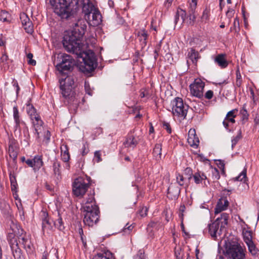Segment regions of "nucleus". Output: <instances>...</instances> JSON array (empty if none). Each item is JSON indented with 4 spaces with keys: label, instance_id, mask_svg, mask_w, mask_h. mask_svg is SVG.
Instances as JSON below:
<instances>
[{
    "label": "nucleus",
    "instance_id": "nucleus-6",
    "mask_svg": "<svg viewBox=\"0 0 259 259\" xmlns=\"http://www.w3.org/2000/svg\"><path fill=\"white\" fill-rule=\"evenodd\" d=\"M82 13L84 14V19L90 26L96 27L101 24V14L92 0H82Z\"/></svg>",
    "mask_w": 259,
    "mask_h": 259
},
{
    "label": "nucleus",
    "instance_id": "nucleus-62",
    "mask_svg": "<svg viewBox=\"0 0 259 259\" xmlns=\"http://www.w3.org/2000/svg\"><path fill=\"white\" fill-rule=\"evenodd\" d=\"M23 133L24 134V136L26 137L27 139H29L30 138V135L29 133L28 127L26 125H25V126H24Z\"/></svg>",
    "mask_w": 259,
    "mask_h": 259
},
{
    "label": "nucleus",
    "instance_id": "nucleus-12",
    "mask_svg": "<svg viewBox=\"0 0 259 259\" xmlns=\"http://www.w3.org/2000/svg\"><path fill=\"white\" fill-rule=\"evenodd\" d=\"M31 120L34 130V135L35 136L36 140H39L40 139V134H41L42 131H44V122L41 119L39 115L38 116H37L34 118H33V119Z\"/></svg>",
    "mask_w": 259,
    "mask_h": 259
},
{
    "label": "nucleus",
    "instance_id": "nucleus-47",
    "mask_svg": "<svg viewBox=\"0 0 259 259\" xmlns=\"http://www.w3.org/2000/svg\"><path fill=\"white\" fill-rule=\"evenodd\" d=\"M185 206L184 205H181L180 208H179V217L181 220V222L182 224V227H183V222L184 220V212L185 211Z\"/></svg>",
    "mask_w": 259,
    "mask_h": 259
},
{
    "label": "nucleus",
    "instance_id": "nucleus-61",
    "mask_svg": "<svg viewBox=\"0 0 259 259\" xmlns=\"http://www.w3.org/2000/svg\"><path fill=\"white\" fill-rule=\"evenodd\" d=\"M162 124L163 128L167 131V133L169 134L171 133V131L169 124L167 122H163Z\"/></svg>",
    "mask_w": 259,
    "mask_h": 259
},
{
    "label": "nucleus",
    "instance_id": "nucleus-34",
    "mask_svg": "<svg viewBox=\"0 0 259 259\" xmlns=\"http://www.w3.org/2000/svg\"><path fill=\"white\" fill-rule=\"evenodd\" d=\"M40 140H37L38 142H40V141L41 140V137L43 136H44L43 141H45L46 143H48L50 139L51 133L48 130H45L44 128V131H42V133L40 134Z\"/></svg>",
    "mask_w": 259,
    "mask_h": 259
},
{
    "label": "nucleus",
    "instance_id": "nucleus-25",
    "mask_svg": "<svg viewBox=\"0 0 259 259\" xmlns=\"http://www.w3.org/2000/svg\"><path fill=\"white\" fill-rule=\"evenodd\" d=\"M214 61L222 68H225L228 65V63L225 58V55L223 54L218 55L215 57Z\"/></svg>",
    "mask_w": 259,
    "mask_h": 259
},
{
    "label": "nucleus",
    "instance_id": "nucleus-15",
    "mask_svg": "<svg viewBox=\"0 0 259 259\" xmlns=\"http://www.w3.org/2000/svg\"><path fill=\"white\" fill-rule=\"evenodd\" d=\"M20 19L22 24L28 33H31L33 32V25L31 21L25 13L20 14Z\"/></svg>",
    "mask_w": 259,
    "mask_h": 259
},
{
    "label": "nucleus",
    "instance_id": "nucleus-22",
    "mask_svg": "<svg viewBox=\"0 0 259 259\" xmlns=\"http://www.w3.org/2000/svg\"><path fill=\"white\" fill-rule=\"evenodd\" d=\"M61 159L64 162H68L70 155L66 145L62 144L60 147Z\"/></svg>",
    "mask_w": 259,
    "mask_h": 259
},
{
    "label": "nucleus",
    "instance_id": "nucleus-19",
    "mask_svg": "<svg viewBox=\"0 0 259 259\" xmlns=\"http://www.w3.org/2000/svg\"><path fill=\"white\" fill-rule=\"evenodd\" d=\"M138 143V137H136L133 135H128L123 144L125 147L134 149L136 147Z\"/></svg>",
    "mask_w": 259,
    "mask_h": 259
},
{
    "label": "nucleus",
    "instance_id": "nucleus-14",
    "mask_svg": "<svg viewBox=\"0 0 259 259\" xmlns=\"http://www.w3.org/2000/svg\"><path fill=\"white\" fill-rule=\"evenodd\" d=\"M238 112L237 109H233L228 112L224 119L223 124L225 127L227 129L229 123L234 124L235 122V118L236 117Z\"/></svg>",
    "mask_w": 259,
    "mask_h": 259
},
{
    "label": "nucleus",
    "instance_id": "nucleus-33",
    "mask_svg": "<svg viewBox=\"0 0 259 259\" xmlns=\"http://www.w3.org/2000/svg\"><path fill=\"white\" fill-rule=\"evenodd\" d=\"M93 259H112V255L109 252L98 253Z\"/></svg>",
    "mask_w": 259,
    "mask_h": 259
},
{
    "label": "nucleus",
    "instance_id": "nucleus-29",
    "mask_svg": "<svg viewBox=\"0 0 259 259\" xmlns=\"http://www.w3.org/2000/svg\"><path fill=\"white\" fill-rule=\"evenodd\" d=\"M9 60V57L7 55L6 49L4 50L3 52L2 55L0 59V63L1 66L5 69L6 68H8L9 66L8 65V61Z\"/></svg>",
    "mask_w": 259,
    "mask_h": 259
},
{
    "label": "nucleus",
    "instance_id": "nucleus-39",
    "mask_svg": "<svg viewBox=\"0 0 259 259\" xmlns=\"http://www.w3.org/2000/svg\"><path fill=\"white\" fill-rule=\"evenodd\" d=\"M9 154L10 157L14 160H15L17 157V151L15 150L13 146L9 145Z\"/></svg>",
    "mask_w": 259,
    "mask_h": 259
},
{
    "label": "nucleus",
    "instance_id": "nucleus-44",
    "mask_svg": "<svg viewBox=\"0 0 259 259\" xmlns=\"http://www.w3.org/2000/svg\"><path fill=\"white\" fill-rule=\"evenodd\" d=\"M189 3V7L188 12H191L192 13L195 12L197 7V0H190Z\"/></svg>",
    "mask_w": 259,
    "mask_h": 259
},
{
    "label": "nucleus",
    "instance_id": "nucleus-18",
    "mask_svg": "<svg viewBox=\"0 0 259 259\" xmlns=\"http://www.w3.org/2000/svg\"><path fill=\"white\" fill-rule=\"evenodd\" d=\"M65 82V83L67 82L69 83V85H67L65 84H62V82H61L60 89L62 91V95L64 97H66L68 96L70 94V91L71 90V89L70 88V87H72V84H73L74 81L73 80L71 77H68L66 78Z\"/></svg>",
    "mask_w": 259,
    "mask_h": 259
},
{
    "label": "nucleus",
    "instance_id": "nucleus-26",
    "mask_svg": "<svg viewBox=\"0 0 259 259\" xmlns=\"http://www.w3.org/2000/svg\"><path fill=\"white\" fill-rule=\"evenodd\" d=\"M162 145L160 143L156 144L153 150V155L157 161L161 158Z\"/></svg>",
    "mask_w": 259,
    "mask_h": 259
},
{
    "label": "nucleus",
    "instance_id": "nucleus-16",
    "mask_svg": "<svg viewBox=\"0 0 259 259\" xmlns=\"http://www.w3.org/2000/svg\"><path fill=\"white\" fill-rule=\"evenodd\" d=\"M180 193V188L177 183L171 182L167 189L168 197L173 199L177 198Z\"/></svg>",
    "mask_w": 259,
    "mask_h": 259
},
{
    "label": "nucleus",
    "instance_id": "nucleus-23",
    "mask_svg": "<svg viewBox=\"0 0 259 259\" xmlns=\"http://www.w3.org/2000/svg\"><path fill=\"white\" fill-rule=\"evenodd\" d=\"M188 56L195 65H196L198 59L200 57L199 53L193 48H191L189 51Z\"/></svg>",
    "mask_w": 259,
    "mask_h": 259
},
{
    "label": "nucleus",
    "instance_id": "nucleus-48",
    "mask_svg": "<svg viewBox=\"0 0 259 259\" xmlns=\"http://www.w3.org/2000/svg\"><path fill=\"white\" fill-rule=\"evenodd\" d=\"M57 183L56 181H54V183L47 182L45 184V187L47 190L53 191L54 189L55 185H56Z\"/></svg>",
    "mask_w": 259,
    "mask_h": 259
},
{
    "label": "nucleus",
    "instance_id": "nucleus-35",
    "mask_svg": "<svg viewBox=\"0 0 259 259\" xmlns=\"http://www.w3.org/2000/svg\"><path fill=\"white\" fill-rule=\"evenodd\" d=\"M240 30V24H239V20L237 17H236L234 19L233 26L230 28V31H235V32H238Z\"/></svg>",
    "mask_w": 259,
    "mask_h": 259
},
{
    "label": "nucleus",
    "instance_id": "nucleus-32",
    "mask_svg": "<svg viewBox=\"0 0 259 259\" xmlns=\"http://www.w3.org/2000/svg\"><path fill=\"white\" fill-rule=\"evenodd\" d=\"M58 218L54 222V225L58 228V229L62 231L64 229L65 227L63 225L62 219L60 217V214L59 212H58Z\"/></svg>",
    "mask_w": 259,
    "mask_h": 259
},
{
    "label": "nucleus",
    "instance_id": "nucleus-11",
    "mask_svg": "<svg viewBox=\"0 0 259 259\" xmlns=\"http://www.w3.org/2000/svg\"><path fill=\"white\" fill-rule=\"evenodd\" d=\"M205 83L200 79L196 78L189 87L191 94L197 98H201L203 96V90Z\"/></svg>",
    "mask_w": 259,
    "mask_h": 259
},
{
    "label": "nucleus",
    "instance_id": "nucleus-52",
    "mask_svg": "<svg viewBox=\"0 0 259 259\" xmlns=\"http://www.w3.org/2000/svg\"><path fill=\"white\" fill-rule=\"evenodd\" d=\"M177 14L179 15L181 19L182 20V21L183 22L185 20L186 17V12L181 9H179L177 10Z\"/></svg>",
    "mask_w": 259,
    "mask_h": 259
},
{
    "label": "nucleus",
    "instance_id": "nucleus-50",
    "mask_svg": "<svg viewBox=\"0 0 259 259\" xmlns=\"http://www.w3.org/2000/svg\"><path fill=\"white\" fill-rule=\"evenodd\" d=\"M101 151H96L94 153V160L97 162H99L102 161L101 158Z\"/></svg>",
    "mask_w": 259,
    "mask_h": 259
},
{
    "label": "nucleus",
    "instance_id": "nucleus-4",
    "mask_svg": "<svg viewBox=\"0 0 259 259\" xmlns=\"http://www.w3.org/2000/svg\"><path fill=\"white\" fill-rule=\"evenodd\" d=\"M79 0H53L54 12L62 19L73 16L79 10Z\"/></svg>",
    "mask_w": 259,
    "mask_h": 259
},
{
    "label": "nucleus",
    "instance_id": "nucleus-2",
    "mask_svg": "<svg viewBox=\"0 0 259 259\" xmlns=\"http://www.w3.org/2000/svg\"><path fill=\"white\" fill-rule=\"evenodd\" d=\"M62 43L68 52L76 55L78 58H81V34L77 24H75L71 31L65 32Z\"/></svg>",
    "mask_w": 259,
    "mask_h": 259
},
{
    "label": "nucleus",
    "instance_id": "nucleus-38",
    "mask_svg": "<svg viewBox=\"0 0 259 259\" xmlns=\"http://www.w3.org/2000/svg\"><path fill=\"white\" fill-rule=\"evenodd\" d=\"M242 138V131L241 130H239L237 132V136L234 137L232 140V147L233 148Z\"/></svg>",
    "mask_w": 259,
    "mask_h": 259
},
{
    "label": "nucleus",
    "instance_id": "nucleus-41",
    "mask_svg": "<svg viewBox=\"0 0 259 259\" xmlns=\"http://www.w3.org/2000/svg\"><path fill=\"white\" fill-rule=\"evenodd\" d=\"M209 11L207 9H205L201 17V22L206 23L209 19Z\"/></svg>",
    "mask_w": 259,
    "mask_h": 259
},
{
    "label": "nucleus",
    "instance_id": "nucleus-42",
    "mask_svg": "<svg viewBox=\"0 0 259 259\" xmlns=\"http://www.w3.org/2000/svg\"><path fill=\"white\" fill-rule=\"evenodd\" d=\"M134 259H147L144 249H140L134 256Z\"/></svg>",
    "mask_w": 259,
    "mask_h": 259
},
{
    "label": "nucleus",
    "instance_id": "nucleus-40",
    "mask_svg": "<svg viewBox=\"0 0 259 259\" xmlns=\"http://www.w3.org/2000/svg\"><path fill=\"white\" fill-rule=\"evenodd\" d=\"M240 113L242 115V120H247L248 119L249 114L246 109V105H243L242 109L240 110Z\"/></svg>",
    "mask_w": 259,
    "mask_h": 259
},
{
    "label": "nucleus",
    "instance_id": "nucleus-28",
    "mask_svg": "<svg viewBox=\"0 0 259 259\" xmlns=\"http://www.w3.org/2000/svg\"><path fill=\"white\" fill-rule=\"evenodd\" d=\"M26 110L31 120L39 115V114L36 112V109L31 104H28L27 105Z\"/></svg>",
    "mask_w": 259,
    "mask_h": 259
},
{
    "label": "nucleus",
    "instance_id": "nucleus-43",
    "mask_svg": "<svg viewBox=\"0 0 259 259\" xmlns=\"http://www.w3.org/2000/svg\"><path fill=\"white\" fill-rule=\"evenodd\" d=\"M60 164L58 161H55L53 164L54 172L56 177H59L60 175L61 171L60 170Z\"/></svg>",
    "mask_w": 259,
    "mask_h": 259
},
{
    "label": "nucleus",
    "instance_id": "nucleus-63",
    "mask_svg": "<svg viewBox=\"0 0 259 259\" xmlns=\"http://www.w3.org/2000/svg\"><path fill=\"white\" fill-rule=\"evenodd\" d=\"M128 224H127L123 228V231L125 233H129L131 231H132L134 228L132 225L128 226Z\"/></svg>",
    "mask_w": 259,
    "mask_h": 259
},
{
    "label": "nucleus",
    "instance_id": "nucleus-17",
    "mask_svg": "<svg viewBox=\"0 0 259 259\" xmlns=\"http://www.w3.org/2000/svg\"><path fill=\"white\" fill-rule=\"evenodd\" d=\"M187 141L189 145L194 148H197L199 143V140L196 135V131L194 128H191L188 134Z\"/></svg>",
    "mask_w": 259,
    "mask_h": 259
},
{
    "label": "nucleus",
    "instance_id": "nucleus-60",
    "mask_svg": "<svg viewBox=\"0 0 259 259\" xmlns=\"http://www.w3.org/2000/svg\"><path fill=\"white\" fill-rule=\"evenodd\" d=\"M43 213L44 214L45 218L42 220V228H43V226H45L50 223L49 219L46 217V215H48V214H46L45 212H44Z\"/></svg>",
    "mask_w": 259,
    "mask_h": 259
},
{
    "label": "nucleus",
    "instance_id": "nucleus-3",
    "mask_svg": "<svg viewBox=\"0 0 259 259\" xmlns=\"http://www.w3.org/2000/svg\"><path fill=\"white\" fill-rule=\"evenodd\" d=\"M88 197L86 198V202L82 207L84 211L83 223L85 226L93 227L96 224L99 220V210L95 204L94 190L90 188Z\"/></svg>",
    "mask_w": 259,
    "mask_h": 259
},
{
    "label": "nucleus",
    "instance_id": "nucleus-9",
    "mask_svg": "<svg viewBox=\"0 0 259 259\" xmlns=\"http://www.w3.org/2000/svg\"><path fill=\"white\" fill-rule=\"evenodd\" d=\"M171 104L173 115L182 119L185 118L189 106L184 104L183 100L179 97L175 98Z\"/></svg>",
    "mask_w": 259,
    "mask_h": 259
},
{
    "label": "nucleus",
    "instance_id": "nucleus-24",
    "mask_svg": "<svg viewBox=\"0 0 259 259\" xmlns=\"http://www.w3.org/2000/svg\"><path fill=\"white\" fill-rule=\"evenodd\" d=\"M79 179H75L72 184V192L76 196H79L81 195V182Z\"/></svg>",
    "mask_w": 259,
    "mask_h": 259
},
{
    "label": "nucleus",
    "instance_id": "nucleus-53",
    "mask_svg": "<svg viewBox=\"0 0 259 259\" xmlns=\"http://www.w3.org/2000/svg\"><path fill=\"white\" fill-rule=\"evenodd\" d=\"M140 96L142 98L148 97V91L146 89H142L140 91Z\"/></svg>",
    "mask_w": 259,
    "mask_h": 259
},
{
    "label": "nucleus",
    "instance_id": "nucleus-49",
    "mask_svg": "<svg viewBox=\"0 0 259 259\" xmlns=\"http://www.w3.org/2000/svg\"><path fill=\"white\" fill-rule=\"evenodd\" d=\"M27 58L28 59V63L32 66H35L36 65V61L32 59L33 54L32 53H28L27 55Z\"/></svg>",
    "mask_w": 259,
    "mask_h": 259
},
{
    "label": "nucleus",
    "instance_id": "nucleus-46",
    "mask_svg": "<svg viewBox=\"0 0 259 259\" xmlns=\"http://www.w3.org/2000/svg\"><path fill=\"white\" fill-rule=\"evenodd\" d=\"M14 121L15 122L16 129L20 130L21 126H25V125H26L25 122L24 121H23L22 120H21L20 119V118L19 119H17L15 120Z\"/></svg>",
    "mask_w": 259,
    "mask_h": 259
},
{
    "label": "nucleus",
    "instance_id": "nucleus-30",
    "mask_svg": "<svg viewBox=\"0 0 259 259\" xmlns=\"http://www.w3.org/2000/svg\"><path fill=\"white\" fill-rule=\"evenodd\" d=\"M242 235L243 237V240L246 244L252 242V233L251 232L245 229L242 231Z\"/></svg>",
    "mask_w": 259,
    "mask_h": 259
},
{
    "label": "nucleus",
    "instance_id": "nucleus-21",
    "mask_svg": "<svg viewBox=\"0 0 259 259\" xmlns=\"http://www.w3.org/2000/svg\"><path fill=\"white\" fill-rule=\"evenodd\" d=\"M229 202L227 199H220L215 208L214 213L217 214L220 213L223 210H226L227 208Z\"/></svg>",
    "mask_w": 259,
    "mask_h": 259
},
{
    "label": "nucleus",
    "instance_id": "nucleus-10",
    "mask_svg": "<svg viewBox=\"0 0 259 259\" xmlns=\"http://www.w3.org/2000/svg\"><path fill=\"white\" fill-rule=\"evenodd\" d=\"M72 63V58L70 55L66 54H58L56 68L60 74H63L65 71L70 70Z\"/></svg>",
    "mask_w": 259,
    "mask_h": 259
},
{
    "label": "nucleus",
    "instance_id": "nucleus-27",
    "mask_svg": "<svg viewBox=\"0 0 259 259\" xmlns=\"http://www.w3.org/2000/svg\"><path fill=\"white\" fill-rule=\"evenodd\" d=\"M137 36L140 41L142 42L144 45H146L148 34L145 29H142L139 31L137 33Z\"/></svg>",
    "mask_w": 259,
    "mask_h": 259
},
{
    "label": "nucleus",
    "instance_id": "nucleus-31",
    "mask_svg": "<svg viewBox=\"0 0 259 259\" xmlns=\"http://www.w3.org/2000/svg\"><path fill=\"white\" fill-rule=\"evenodd\" d=\"M0 20L9 22L11 20V15L7 11L2 10L0 12Z\"/></svg>",
    "mask_w": 259,
    "mask_h": 259
},
{
    "label": "nucleus",
    "instance_id": "nucleus-36",
    "mask_svg": "<svg viewBox=\"0 0 259 259\" xmlns=\"http://www.w3.org/2000/svg\"><path fill=\"white\" fill-rule=\"evenodd\" d=\"M11 181V190L13 192V195H17L18 192V184L16 181V179H10Z\"/></svg>",
    "mask_w": 259,
    "mask_h": 259
},
{
    "label": "nucleus",
    "instance_id": "nucleus-8",
    "mask_svg": "<svg viewBox=\"0 0 259 259\" xmlns=\"http://www.w3.org/2000/svg\"><path fill=\"white\" fill-rule=\"evenodd\" d=\"M226 254L231 259H244L245 258V248H243L236 242L229 243L227 245Z\"/></svg>",
    "mask_w": 259,
    "mask_h": 259
},
{
    "label": "nucleus",
    "instance_id": "nucleus-56",
    "mask_svg": "<svg viewBox=\"0 0 259 259\" xmlns=\"http://www.w3.org/2000/svg\"><path fill=\"white\" fill-rule=\"evenodd\" d=\"M52 229V226L51 225V223H50L48 224H47L45 226H43V228H42L43 232H47V233H49V231H51Z\"/></svg>",
    "mask_w": 259,
    "mask_h": 259
},
{
    "label": "nucleus",
    "instance_id": "nucleus-45",
    "mask_svg": "<svg viewBox=\"0 0 259 259\" xmlns=\"http://www.w3.org/2000/svg\"><path fill=\"white\" fill-rule=\"evenodd\" d=\"M88 180V182L87 183H82V197L85 194L86 191L90 188L91 186V179H87Z\"/></svg>",
    "mask_w": 259,
    "mask_h": 259
},
{
    "label": "nucleus",
    "instance_id": "nucleus-55",
    "mask_svg": "<svg viewBox=\"0 0 259 259\" xmlns=\"http://www.w3.org/2000/svg\"><path fill=\"white\" fill-rule=\"evenodd\" d=\"M189 17L190 23L193 24L196 18V16L195 14V12L192 13L191 12H189Z\"/></svg>",
    "mask_w": 259,
    "mask_h": 259
},
{
    "label": "nucleus",
    "instance_id": "nucleus-57",
    "mask_svg": "<svg viewBox=\"0 0 259 259\" xmlns=\"http://www.w3.org/2000/svg\"><path fill=\"white\" fill-rule=\"evenodd\" d=\"M254 128L259 131V114H257L254 118Z\"/></svg>",
    "mask_w": 259,
    "mask_h": 259
},
{
    "label": "nucleus",
    "instance_id": "nucleus-1",
    "mask_svg": "<svg viewBox=\"0 0 259 259\" xmlns=\"http://www.w3.org/2000/svg\"><path fill=\"white\" fill-rule=\"evenodd\" d=\"M96 41L93 34L87 33L85 40L82 42V60L84 63L82 72L86 74L93 72L98 65L97 57L92 50Z\"/></svg>",
    "mask_w": 259,
    "mask_h": 259
},
{
    "label": "nucleus",
    "instance_id": "nucleus-5",
    "mask_svg": "<svg viewBox=\"0 0 259 259\" xmlns=\"http://www.w3.org/2000/svg\"><path fill=\"white\" fill-rule=\"evenodd\" d=\"M23 230L16 222L11 221L10 229L7 235V240L14 259H24V256L19 247L16 237V236Z\"/></svg>",
    "mask_w": 259,
    "mask_h": 259
},
{
    "label": "nucleus",
    "instance_id": "nucleus-51",
    "mask_svg": "<svg viewBox=\"0 0 259 259\" xmlns=\"http://www.w3.org/2000/svg\"><path fill=\"white\" fill-rule=\"evenodd\" d=\"M148 208L146 207H142L139 210V213L142 217H144L147 215Z\"/></svg>",
    "mask_w": 259,
    "mask_h": 259
},
{
    "label": "nucleus",
    "instance_id": "nucleus-7",
    "mask_svg": "<svg viewBox=\"0 0 259 259\" xmlns=\"http://www.w3.org/2000/svg\"><path fill=\"white\" fill-rule=\"evenodd\" d=\"M228 218L229 214L228 213H223L220 218L208 225V232L211 238L217 240L218 237L221 235L225 226L228 224Z\"/></svg>",
    "mask_w": 259,
    "mask_h": 259
},
{
    "label": "nucleus",
    "instance_id": "nucleus-64",
    "mask_svg": "<svg viewBox=\"0 0 259 259\" xmlns=\"http://www.w3.org/2000/svg\"><path fill=\"white\" fill-rule=\"evenodd\" d=\"M246 178V169L244 168L242 172L240 173L238 177H236L235 178Z\"/></svg>",
    "mask_w": 259,
    "mask_h": 259
},
{
    "label": "nucleus",
    "instance_id": "nucleus-20",
    "mask_svg": "<svg viewBox=\"0 0 259 259\" xmlns=\"http://www.w3.org/2000/svg\"><path fill=\"white\" fill-rule=\"evenodd\" d=\"M16 237L17 239H19V242L24 246V248H30L29 241V237L26 234V232L24 231V230H23L19 234H18L16 236Z\"/></svg>",
    "mask_w": 259,
    "mask_h": 259
},
{
    "label": "nucleus",
    "instance_id": "nucleus-59",
    "mask_svg": "<svg viewBox=\"0 0 259 259\" xmlns=\"http://www.w3.org/2000/svg\"><path fill=\"white\" fill-rule=\"evenodd\" d=\"M234 14V10L232 9H229L226 12V16L229 18V22H230V19L233 16Z\"/></svg>",
    "mask_w": 259,
    "mask_h": 259
},
{
    "label": "nucleus",
    "instance_id": "nucleus-13",
    "mask_svg": "<svg viewBox=\"0 0 259 259\" xmlns=\"http://www.w3.org/2000/svg\"><path fill=\"white\" fill-rule=\"evenodd\" d=\"M26 163L28 166L33 168L34 170H38L44 164L42 157L41 155H36L33 159H27Z\"/></svg>",
    "mask_w": 259,
    "mask_h": 259
},
{
    "label": "nucleus",
    "instance_id": "nucleus-54",
    "mask_svg": "<svg viewBox=\"0 0 259 259\" xmlns=\"http://www.w3.org/2000/svg\"><path fill=\"white\" fill-rule=\"evenodd\" d=\"M13 117L14 120L20 118L19 113L17 106H14L13 109Z\"/></svg>",
    "mask_w": 259,
    "mask_h": 259
},
{
    "label": "nucleus",
    "instance_id": "nucleus-37",
    "mask_svg": "<svg viewBox=\"0 0 259 259\" xmlns=\"http://www.w3.org/2000/svg\"><path fill=\"white\" fill-rule=\"evenodd\" d=\"M246 245L248 246L249 251L252 255H255L258 253V250L255 247L253 241L248 244H246Z\"/></svg>",
    "mask_w": 259,
    "mask_h": 259
},
{
    "label": "nucleus",
    "instance_id": "nucleus-58",
    "mask_svg": "<svg viewBox=\"0 0 259 259\" xmlns=\"http://www.w3.org/2000/svg\"><path fill=\"white\" fill-rule=\"evenodd\" d=\"M204 96L205 99L210 100L213 96V92L211 90H209L205 93Z\"/></svg>",
    "mask_w": 259,
    "mask_h": 259
}]
</instances>
